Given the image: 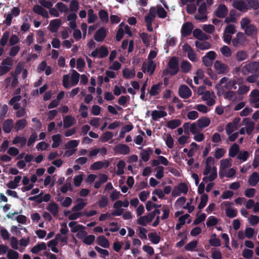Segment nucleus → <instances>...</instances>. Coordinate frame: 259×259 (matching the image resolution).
<instances>
[{
  "instance_id": "f257e3e1",
  "label": "nucleus",
  "mask_w": 259,
  "mask_h": 259,
  "mask_svg": "<svg viewBox=\"0 0 259 259\" xmlns=\"http://www.w3.org/2000/svg\"><path fill=\"white\" fill-rule=\"evenodd\" d=\"M168 69H166L163 71L164 76L170 74L174 76L178 73L179 71V65L178 58L176 57H172L168 63Z\"/></svg>"
},
{
  "instance_id": "f03ea898",
  "label": "nucleus",
  "mask_w": 259,
  "mask_h": 259,
  "mask_svg": "<svg viewBox=\"0 0 259 259\" xmlns=\"http://www.w3.org/2000/svg\"><path fill=\"white\" fill-rule=\"evenodd\" d=\"M198 12L199 15L195 16V19L202 22L207 20V7L205 2H203L200 5L198 8Z\"/></svg>"
},
{
  "instance_id": "7ed1b4c3",
  "label": "nucleus",
  "mask_w": 259,
  "mask_h": 259,
  "mask_svg": "<svg viewBox=\"0 0 259 259\" xmlns=\"http://www.w3.org/2000/svg\"><path fill=\"white\" fill-rule=\"evenodd\" d=\"M108 53L109 51L107 47L102 46L99 49L96 48L94 51L92 52L90 56L93 58L98 57L100 58H104L107 56Z\"/></svg>"
},
{
  "instance_id": "20e7f679",
  "label": "nucleus",
  "mask_w": 259,
  "mask_h": 259,
  "mask_svg": "<svg viewBox=\"0 0 259 259\" xmlns=\"http://www.w3.org/2000/svg\"><path fill=\"white\" fill-rule=\"evenodd\" d=\"M244 69H245L249 73L259 74V62L256 61L251 62L243 66L242 72L243 74H245V73L243 72Z\"/></svg>"
},
{
  "instance_id": "39448f33",
  "label": "nucleus",
  "mask_w": 259,
  "mask_h": 259,
  "mask_svg": "<svg viewBox=\"0 0 259 259\" xmlns=\"http://www.w3.org/2000/svg\"><path fill=\"white\" fill-rule=\"evenodd\" d=\"M246 40L247 38L244 33L239 32L236 34V37L232 39V42L234 47H237L239 45L244 46Z\"/></svg>"
},
{
  "instance_id": "423d86ee",
  "label": "nucleus",
  "mask_w": 259,
  "mask_h": 259,
  "mask_svg": "<svg viewBox=\"0 0 259 259\" xmlns=\"http://www.w3.org/2000/svg\"><path fill=\"white\" fill-rule=\"evenodd\" d=\"M228 13V9L224 4L219 5L214 12L215 16L219 18H225L227 16Z\"/></svg>"
},
{
  "instance_id": "0eeeda50",
  "label": "nucleus",
  "mask_w": 259,
  "mask_h": 259,
  "mask_svg": "<svg viewBox=\"0 0 259 259\" xmlns=\"http://www.w3.org/2000/svg\"><path fill=\"white\" fill-rule=\"evenodd\" d=\"M20 10L19 8L16 7H13L11 12L8 14L4 23H6L7 26H10L11 24L13 17H16L20 15Z\"/></svg>"
},
{
  "instance_id": "6e6552de",
  "label": "nucleus",
  "mask_w": 259,
  "mask_h": 259,
  "mask_svg": "<svg viewBox=\"0 0 259 259\" xmlns=\"http://www.w3.org/2000/svg\"><path fill=\"white\" fill-rule=\"evenodd\" d=\"M179 95L181 98L187 99L191 96L192 92L187 85L182 84L179 87Z\"/></svg>"
},
{
  "instance_id": "1a4fd4ad",
  "label": "nucleus",
  "mask_w": 259,
  "mask_h": 259,
  "mask_svg": "<svg viewBox=\"0 0 259 259\" xmlns=\"http://www.w3.org/2000/svg\"><path fill=\"white\" fill-rule=\"evenodd\" d=\"M194 28L193 24L190 22L184 23L181 28V34L183 37L189 36Z\"/></svg>"
},
{
  "instance_id": "9d476101",
  "label": "nucleus",
  "mask_w": 259,
  "mask_h": 259,
  "mask_svg": "<svg viewBox=\"0 0 259 259\" xmlns=\"http://www.w3.org/2000/svg\"><path fill=\"white\" fill-rule=\"evenodd\" d=\"M214 68L219 74H226L229 71L228 66L219 60L215 61Z\"/></svg>"
},
{
  "instance_id": "9b49d317",
  "label": "nucleus",
  "mask_w": 259,
  "mask_h": 259,
  "mask_svg": "<svg viewBox=\"0 0 259 259\" xmlns=\"http://www.w3.org/2000/svg\"><path fill=\"white\" fill-rule=\"evenodd\" d=\"M107 32L105 27H101L95 32L94 39L98 42L103 41L107 36Z\"/></svg>"
},
{
  "instance_id": "f8f14e48",
  "label": "nucleus",
  "mask_w": 259,
  "mask_h": 259,
  "mask_svg": "<svg viewBox=\"0 0 259 259\" xmlns=\"http://www.w3.org/2000/svg\"><path fill=\"white\" fill-rule=\"evenodd\" d=\"M114 151L118 154L126 155L130 152V147L123 144H118L114 147Z\"/></svg>"
},
{
  "instance_id": "ddd939ff",
  "label": "nucleus",
  "mask_w": 259,
  "mask_h": 259,
  "mask_svg": "<svg viewBox=\"0 0 259 259\" xmlns=\"http://www.w3.org/2000/svg\"><path fill=\"white\" fill-rule=\"evenodd\" d=\"M32 10L34 13L42 16L44 18L47 19L49 17L48 12L41 5H34Z\"/></svg>"
},
{
  "instance_id": "4468645a",
  "label": "nucleus",
  "mask_w": 259,
  "mask_h": 259,
  "mask_svg": "<svg viewBox=\"0 0 259 259\" xmlns=\"http://www.w3.org/2000/svg\"><path fill=\"white\" fill-rule=\"evenodd\" d=\"M243 122L246 125V132L248 135L252 134L254 128V123L251 121L249 118H245L243 120Z\"/></svg>"
},
{
  "instance_id": "2eb2a0df",
  "label": "nucleus",
  "mask_w": 259,
  "mask_h": 259,
  "mask_svg": "<svg viewBox=\"0 0 259 259\" xmlns=\"http://www.w3.org/2000/svg\"><path fill=\"white\" fill-rule=\"evenodd\" d=\"M14 127V121L12 119L6 120L3 125V131L6 133H10Z\"/></svg>"
},
{
  "instance_id": "dca6fc26",
  "label": "nucleus",
  "mask_w": 259,
  "mask_h": 259,
  "mask_svg": "<svg viewBox=\"0 0 259 259\" xmlns=\"http://www.w3.org/2000/svg\"><path fill=\"white\" fill-rule=\"evenodd\" d=\"M233 6L240 11L248 9V6L242 1L236 0L234 1Z\"/></svg>"
},
{
  "instance_id": "f3484780",
  "label": "nucleus",
  "mask_w": 259,
  "mask_h": 259,
  "mask_svg": "<svg viewBox=\"0 0 259 259\" xmlns=\"http://www.w3.org/2000/svg\"><path fill=\"white\" fill-rule=\"evenodd\" d=\"M236 11L232 9L229 12V15L225 17L224 22L229 24L230 23H236L237 19L236 18Z\"/></svg>"
},
{
  "instance_id": "a211bd4d",
  "label": "nucleus",
  "mask_w": 259,
  "mask_h": 259,
  "mask_svg": "<svg viewBox=\"0 0 259 259\" xmlns=\"http://www.w3.org/2000/svg\"><path fill=\"white\" fill-rule=\"evenodd\" d=\"M75 118L70 115L66 116L63 119V126L65 128H69L75 124Z\"/></svg>"
},
{
  "instance_id": "6ab92c4d",
  "label": "nucleus",
  "mask_w": 259,
  "mask_h": 259,
  "mask_svg": "<svg viewBox=\"0 0 259 259\" xmlns=\"http://www.w3.org/2000/svg\"><path fill=\"white\" fill-rule=\"evenodd\" d=\"M162 85V82L153 84L151 88L149 94L151 96H157L161 91V87Z\"/></svg>"
},
{
  "instance_id": "aec40b11",
  "label": "nucleus",
  "mask_w": 259,
  "mask_h": 259,
  "mask_svg": "<svg viewBox=\"0 0 259 259\" xmlns=\"http://www.w3.org/2000/svg\"><path fill=\"white\" fill-rule=\"evenodd\" d=\"M167 115V113L164 111L154 110L151 113L152 118L154 121H157L159 118L164 117Z\"/></svg>"
},
{
  "instance_id": "412c9836",
  "label": "nucleus",
  "mask_w": 259,
  "mask_h": 259,
  "mask_svg": "<svg viewBox=\"0 0 259 259\" xmlns=\"http://www.w3.org/2000/svg\"><path fill=\"white\" fill-rule=\"evenodd\" d=\"M156 65L154 64L153 61L152 60H150L148 64L147 69L145 67V64H143L142 69L143 72H144V73H145L146 71H147V72L150 73V75H152L153 74Z\"/></svg>"
},
{
  "instance_id": "4be33fe9",
  "label": "nucleus",
  "mask_w": 259,
  "mask_h": 259,
  "mask_svg": "<svg viewBox=\"0 0 259 259\" xmlns=\"http://www.w3.org/2000/svg\"><path fill=\"white\" fill-rule=\"evenodd\" d=\"M46 209L54 217L57 216L58 214L59 207L57 204L54 202L50 203L47 207Z\"/></svg>"
},
{
  "instance_id": "5701e85b",
  "label": "nucleus",
  "mask_w": 259,
  "mask_h": 259,
  "mask_svg": "<svg viewBox=\"0 0 259 259\" xmlns=\"http://www.w3.org/2000/svg\"><path fill=\"white\" fill-rule=\"evenodd\" d=\"M27 124V121L25 118L17 120L14 126V128L16 132H18L24 129Z\"/></svg>"
},
{
  "instance_id": "b1692460",
  "label": "nucleus",
  "mask_w": 259,
  "mask_h": 259,
  "mask_svg": "<svg viewBox=\"0 0 259 259\" xmlns=\"http://www.w3.org/2000/svg\"><path fill=\"white\" fill-rule=\"evenodd\" d=\"M197 126L199 128H204L208 126L210 123V120L208 117H203L197 120Z\"/></svg>"
},
{
  "instance_id": "393cba45",
  "label": "nucleus",
  "mask_w": 259,
  "mask_h": 259,
  "mask_svg": "<svg viewBox=\"0 0 259 259\" xmlns=\"http://www.w3.org/2000/svg\"><path fill=\"white\" fill-rule=\"evenodd\" d=\"M61 20L60 19H55L50 22L49 26L50 30L52 32H56L61 25Z\"/></svg>"
},
{
  "instance_id": "a878e982",
  "label": "nucleus",
  "mask_w": 259,
  "mask_h": 259,
  "mask_svg": "<svg viewBox=\"0 0 259 259\" xmlns=\"http://www.w3.org/2000/svg\"><path fill=\"white\" fill-rule=\"evenodd\" d=\"M97 241L98 245L104 248H108L109 247L110 244L109 241L103 235L98 237Z\"/></svg>"
},
{
  "instance_id": "bb28decb",
  "label": "nucleus",
  "mask_w": 259,
  "mask_h": 259,
  "mask_svg": "<svg viewBox=\"0 0 259 259\" xmlns=\"http://www.w3.org/2000/svg\"><path fill=\"white\" fill-rule=\"evenodd\" d=\"M259 181V176L257 172H253L248 179V182L249 185L255 186Z\"/></svg>"
},
{
  "instance_id": "cd10ccee",
  "label": "nucleus",
  "mask_w": 259,
  "mask_h": 259,
  "mask_svg": "<svg viewBox=\"0 0 259 259\" xmlns=\"http://www.w3.org/2000/svg\"><path fill=\"white\" fill-rule=\"evenodd\" d=\"M153 152L151 148H148L147 149H143L140 153L141 157L144 162H147L149 160L150 154Z\"/></svg>"
},
{
  "instance_id": "c85d7f7f",
  "label": "nucleus",
  "mask_w": 259,
  "mask_h": 259,
  "mask_svg": "<svg viewBox=\"0 0 259 259\" xmlns=\"http://www.w3.org/2000/svg\"><path fill=\"white\" fill-rule=\"evenodd\" d=\"M47 249V245L45 242L38 243L31 250L32 253L37 254L40 251Z\"/></svg>"
},
{
  "instance_id": "c756f323",
  "label": "nucleus",
  "mask_w": 259,
  "mask_h": 259,
  "mask_svg": "<svg viewBox=\"0 0 259 259\" xmlns=\"http://www.w3.org/2000/svg\"><path fill=\"white\" fill-rule=\"evenodd\" d=\"M100 21L103 23H107L109 21V15L106 10H100L98 13Z\"/></svg>"
},
{
  "instance_id": "7c9ffc66",
  "label": "nucleus",
  "mask_w": 259,
  "mask_h": 259,
  "mask_svg": "<svg viewBox=\"0 0 259 259\" xmlns=\"http://www.w3.org/2000/svg\"><path fill=\"white\" fill-rule=\"evenodd\" d=\"M27 139L24 137L16 136L14 139L12 143L13 144L16 145L18 144H20L21 147H23L26 144Z\"/></svg>"
},
{
  "instance_id": "2f4dec72",
  "label": "nucleus",
  "mask_w": 259,
  "mask_h": 259,
  "mask_svg": "<svg viewBox=\"0 0 259 259\" xmlns=\"http://www.w3.org/2000/svg\"><path fill=\"white\" fill-rule=\"evenodd\" d=\"M239 152V146L236 143L233 144L229 150V156L230 157H234Z\"/></svg>"
},
{
  "instance_id": "473e14b6",
  "label": "nucleus",
  "mask_w": 259,
  "mask_h": 259,
  "mask_svg": "<svg viewBox=\"0 0 259 259\" xmlns=\"http://www.w3.org/2000/svg\"><path fill=\"white\" fill-rule=\"evenodd\" d=\"M195 46L199 49L201 50H207L210 48L211 45L209 42L207 41H203L200 42L198 40H196L195 42Z\"/></svg>"
},
{
  "instance_id": "72a5a7b5",
  "label": "nucleus",
  "mask_w": 259,
  "mask_h": 259,
  "mask_svg": "<svg viewBox=\"0 0 259 259\" xmlns=\"http://www.w3.org/2000/svg\"><path fill=\"white\" fill-rule=\"evenodd\" d=\"M79 9L78 0H71L69 4V12H77Z\"/></svg>"
},
{
  "instance_id": "f704fd0d",
  "label": "nucleus",
  "mask_w": 259,
  "mask_h": 259,
  "mask_svg": "<svg viewBox=\"0 0 259 259\" xmlns=\"http://www.w3.org/2000/svg\"><path fill=\"white\" fill-rule=\"evenodd\" d=\"M53 143L52 145L53 148H56L59 146L61 142V135L60 134L54 135L52 137Z\"/></svg>"
},
{
  "instance_id": "c9c22d12",
  "label": "nucleus",
  "mask_w": 259,
  "mask_h": 259,
  "mask_svg": "<svg viewBox=\"0 0 259 259\" xmlns=\"http://www.w3.org/2000/svg\"><path fill=\"white\" fill-rule=\"evenodd\" d=\"M151 222L148 214L146 215L140 217L137 220V224L143 226H146L147 223H150Z\"/></svg>"
},
{
  "instance_id": "e433bc0d",
  "label": "nucleus",
  "mask_w": 259,
  "mask_h": 259,
  "mask_svg": "<svg viewBox=\"0 0 259 259\" xmlns=\"http://www.w3.org/2000/svg\"><path fill=\"white\" fill-rule=\"evenodd\" d=\"M56 8L58 9V11L61 13L67 14L69 12V9L67 6L62 2H58L55 5Z\"/></svg>"
},
{
  "instance_id": "4c0bfd02",
  "label": "nucleus",
  "mask_w": 259,
  "mask_h": 259,
  "mask_svg": "<svg viewBox=\"0 0 259 259\" xmlns=\"http://www.w3.org/2000/svg\"><path fill=\"white\" fill-rule=\"evenodd\" d=\"M181 124V121L180 119H172L167 122V127L170 129H175L179 126Z\"/></svg>"
},
{
  "instance_id": "58836bf2",
  "label": "nucleus",
  "mask_w": 259,
  "mask_h": 259,
  "mask_svg": "<svg viewBox=\"0 0 259 259\" xmlns=\"http://www.w3.org/2000/svg\"><path fill=\"white\" fill-rule=\"evenodd\" d=\"M248 56L247 53L243 50L239 51L236 54V59L239 62L244 61L247 59Z\"/></svg>"
},
{
  "instance_id": "ea45409f",
  "label": "nucleus",
  "mask_w": 259,
  "mask_h": 259,
  "mask_svg": "<svg viewBox=\"0 0 259 259\" xmlns=\"http://www.w3.org/2000/svg\"><path fill=\"white\" fill-rule=\"evenodd\" d=\"M191 64L187 60H183L181 63V68L184 73L189 72L191 69Z\"/></svg>"
},
{
  "instance_id": "a19ab883",
  "label": "nucleus",
  "mask_w": 259,
  "mask_h": 259,
  "mask_svg": "<svg viewBox=\"0 0 259 259\" xmlns=\"http://www.w3.org/2000/svg\"><path fill=\"white\" fill-rule=\"evenodd\" d=\"M113 137V134L111 132L107 131L104 133L100 138L102 142H106L111 140Z\"/></svg>"
},
{
  "instance_id": "79ce46f5",
  "label": "nucleus",
  "mask_w": 259,
  "mask_h": 259,
  "mask_svg": "<svg viewBox=\"0 0 259 259\" xmlns=\"http://www.w3.org/2000/svg\"><path fill=\"white\" fill-rule=\"evenodd\" d=\"M79 74L76 70H72V73L71 76V81L73 86H75L78 83L79 79Z\"/></svg>"
},
{
  "instance_id": "37998d69",
  "label": "nucleus",
  "mask_w": 259,
  "mask_h": 259,
  "mask_svg": "<svg viewBox=\"0 0 259 259\" xmlns=\"http://www.w3.org/2000/svg\"><path fill=\"white\" fill-rule=\"evenodd\" d=\"M139 36L144 45L147 46L149 45L151 38L150 35L146 32H142L140 33Z\"/></svg>"
},
{
  "instance_id": "c03bdc74",
  "label": "nucleus",
  "mask_w": 259,
  "mask_h": 259,
  "mask_svg": "<svg viewBox=\"0 0 259 259\" xmlns=\"http://www.w3.org/2000/svg\"><path fill=\"white\" fill-rule=\"evenodd\" d=\"M77 222L74 221H72L69 223L68 226L71 228V231L73 233H75L79 230L84 228V227L81 225H76Z\"/></svg>"
},
{
  "instance_id": "a18cd8bd",
  "label": "nucleus",
  "mask_w": 259,
  "mask_h": 259,
  "mask_svg": "<svg viewBox=\"0 0 259 259\" xmlns=\"http://www.w3.org/2000/svg\"><path fill=\"white\" fill-rule=\"evenodd\" d=\"M257 32L255 26L253 24H250L245 28V34L248 36L252 35Z\"/></svg>"
},
{
  "instance_id": "49530a36",
  "label": "nucleus",
  "mask_w": 259,
  "mask_h": 259,
  "mask_svg": "<svg viewBox=\"0 0 259 259\" xmlns=\"http://www.w3.org/2000/svg\"><path fill=\"white\" fill-rule=\"evenodd\" d=\"M248 9H252L256 10L259 8V4L257 0H246Z\"/></svg>"
},
{
  "instance_id": "de8ad7c7",
  "label": "nucleus",
  "mask_w": 259,
  "mask_h": 259,
  "mask_svg": "<svg viewBox=\"0 0 259 259\" xmlns=\"http://www.w3.org/2000/svg\"><path fill=\"white\" fill-rule=\"evenodd\" d=\"M88 20L89 23H92L95 22L97 19V16L94 14L93 9H90L88 12Z\"/></svg>"
},
{
  "instance_id": "09e8293b",
  "label": "nucleus",
  "mask_w": 259,
  "mask_h": 259,
  "mask_svg": "<svg viewBox=\"0 0 259 259\" xmlns=\"http://www.w3.org/2000/svg\"><path fill=\"white\" fill-rule=\"evenodd\" d=\"M226 215L229 218H233L237 217L238 211L236 209L232 208H226L225 210Z\"/></svg>"
},
{
  "instance_id": "8fccbe9b",
  "label": "nucleus",
  "mask_w": 259,
  "mask_h": 259,
  "mask_svg": "<svg viewBox=\"0 0 259 259\" xmlns=\"http://www.w3.org/2000/svg\"><path fill=\"white\" fill-rule=\"evenodd\" d=\"M125 163L123 160H120L117 164V170L116 172V175L120 176L124 173V168L125 167Z\"/></svg>"
},
{
  "instance_id": "3c124183",
  "label": "nucleus",
  "mask_w": 259,
  "mask_h": 259,
  "mask_svg": "<svg viewBox=\"0 0 259 259\" xmlns=\"http://www.w3.org/2000/svg\"><path fill=\"white\" fill-rule=\"evenodd\" d=\"M150 241L155 244H158L160 240V236L158 235L156 233H151L148 234Z\"/></svg>"
},
{
  "instance_id": "603ef678",
  "label": "nucleus",
  "mask_w": 259,
  "mask_h": 259,
  "mask_svg": "<svg viewBox=\"0 0 259 259\" xmlns=\"http://www.w3.org/2000/svg\"><path fill=\"white\" fill-rule=\"evenodd\" d=\"M208 201V196L206 194H203L200 199V202L198 206L199 209H203L206 205Z\"/></svg>"
},
{
  "instance_id": "864d4df0",
  "label": "nucleus",
  "mask_w": 259,
  "mask_h": 259,
  "mask_svg": "<svg viewBox=\"0 0 259 259\" xmlns=\"http://www.w3.org/2000/svg\"><path fill=\"white\" fill-rule=\"evenodd\" d=\"M221 52L224 57L227 58L231 57L232 53L230 48L227 46H224L221 48Z\"/></svg>"
},
{
  "instance_id": "5fc2aeb1",
  "label": "nucleus",
  "mask_w": 259,
  "mask_h": 259,
  "mask_svg": "<svg viewBox=\"0 0 259 259\" xmlns=\"http://www.w3.org/2000/svg\"><path fill=\"white\" fill-rule=\"evenodd\" d=\"M218 223V220L214 216H210L207 219L206 224L207 227L214 226Z\"/></svg>"
},
{
  "instance_id": "6e6d98bb",
  "label": "nucleus",
  "mask_w": 259,
  "mask_h": 259,
  "mask_svg": "<svg viewBox=\"0 0 259 259\" xmlns=\"http://www.w3.org/2000/svg\"><path fill=\"white\" fill-rule=\"evenodd\" d=\"M157 14L159 18L164 19L167 16V12L161 6L157 7Z\"/></svg>"
},
{
  "instance_id": "4d7b16f0",
  "label": "nucleus",
  "mask_w": 259,
  "mask_h": 259,
  "mask_svg": "<svg viewBox=\"0 0 259 259\" xmlns=\"http://www.w3.org/2000/svg\"><path fill=\"white\" fill-rule=\"evenodd\" d=\"M212 236H213L214 238H211L209 240V244L212 246L219 247L221 246V240L220 239L216 237L217 235L215 234H213Z\"/></svg>"
},
{
  "instance_id": "13d9d810",
  "label": "nucleus",
  "mask_w": 259,
  "mask_h": 259,
  "mask_svg": "<svg viewBox=\"0 0 259 259\" xmlns=\"http://www.w3.org/2000/svg\"><path fill=\"white\" fill-rule=\"evenodd\" d=\"M104 164L103 161H99L93 163L90 167V169L92 170H97L102 169L104 167Z\"/></svg>"
},
{
  "instance_id": "bf43d9fd",
  "label": "nucleus",
  "mask_w": 259,
  "mask_h": 259,
  "mask_svg": "<svg viewBox=\"0 0 259 259\" xmlns=\"http://www.w3.org/2000/svg\"><path fill=\"white\" fill-rule=\"evenodd\" d=\"M249 153L247 151H241L239 152L237 156V159L243 161H245L249 157Z\"/></svg>"
},
{
  "instance_id": "052dcab7",
  "label": "nucleus",
  "mask_w": 259,
  "mask_h": 259,
  "mask_svg": "<svg viewBox=\"0 0 259 259\" xmlns=\"http://www.w3.org/2000/svg\"><path fill=\"white\" fill-rule=\"evenodd\" d=\"M113 207L114 210L111 213L112 216H120L123 213L124 209L121 207L115 206V203L113 205Z\"/></svg>"
},
{
  "instance_id": "680f3d73",
  "label": "nucleus",
  "mask_w": 259,
  "mask_h": 259,
  "mask_svg": "<svg viewBox=\"0 0 259 259\" xmlns=\"http://www.w3.org/2000/svg\"><path fill=\"white\" fill-rule=\"evenodd\" d=\"M10 35V32L6 31L3 33L2 38L0 39V45L2 46H5L8 41Z\"/></svg>"
},
{
  "instance_id": "e2e57ef3",
  "label": "nucleus",
  "mask_w": 259,
  "mask_h": 259,
  "mask_svg": "<svg viewBox=\"0 0 259 259\" xmlns=\"http://www.w3.org/2000/svg\"><path fill=\"white\" fill-rule=\"evenodd\" d=\"M109 203L108 198L105 196H103L98 201V205L100 207L104 208L106 207Z\"/></svg>"
},
{
  "instance_id": "0e129e2a",
  "label": "nucleus",
  "mask_w": 259,
  "mask_h": 259,
  "mask_svg": "<svg viewBox=\"0 0 259 259\" xmlns=\"http://www.w3.org/2000/svg\"><path fill=\"white\" fill-rule=\"evenodd\" d=\"M37 138V135L35 132L32 133L29 137L28 140L27 142L28 147H30L36 140Z\"/></svg>"
},
{
  "instance_id": "69168bd1",
  "label": "nucleus",
  "mask_w": 259,
  "mask_h": 259,
  "mask_svg": "<svg viewBox=\"0 0 259 259\" xmlns=\"http://www.w3.org/2000/svg\"><path fill=\"white\" fill-rule=\"evenodd\" d=\"M197 243L196 240L191 241L185 246V249L187 251H193L196 247Z\"/></svg>"
},
{
  "instance_id": "338daca9",
  "label": "nucleus",
  "mask_w": 259,
  "mask_h": 259,
  "mask_svg": "<svg viewBox=\"0 0 259 259\" xmlns=\"http://www.w3.org/2000/svg\"><path fill=\"white\" fill-rule=\"evenodd\" d=\"M226 153V150L223 148H217L215 149L214 157L216 159H219L222 158Z\"/></svg>"
},
{
  "instance_id": "774afa93",
  "label": "nucleus",
  "mask_w": 259,
  "mask_h": 259,
  "mask_svg": "<svg viewBox=\"0 0 259 259\" xmlns=\"http://www.w3.org/2000/svg\"><path fill=\"white\" fill-rule=\"evenodd\" d=\"M7 257L9 259H18L19 253L16 251L10 249L8 251Z\"/></svg>"
}]
</instances>
